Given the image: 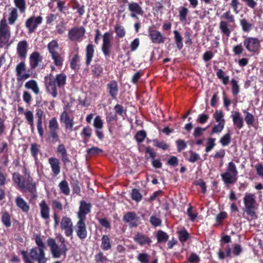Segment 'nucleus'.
Returning a JSON list of instances; mask_svg holds the SVG:
<instances>
[{"instance_id": "nucleus-22", "label": "nucleus", "mask_w": 263, "mask_h": 263, "mask_svg": "<svg viewBox=\"0 0 263 263\" xmlns=\"http://www.w3.org/2000/svg\"><path fill=\"white\" fill-rule=\"evenodd\" d=\"M107 88L108 93L112 99L116 98L118 93V86L116 81H111L107 84Z\"/></svg>"}, {"instance_id": "nucleus-2", "label": "nucleus", "mask_w": 263, "mask_h": 263, "mask_svg": "<svg viewBox=\"0 0 263 263\" xmlns=\"http://www.w3.org/2000/svg\"><path fill=\"white\" fill-rule=\"evenodd\" d=\"M254 194L246 193L243 197L245 208L243 209V216L248 220L256 217L255 210L256 209V201Z\"/></svg>"}, {"instance_id": "nucleus-32", "label": "nucleus", "mask_w": 263, "mask_h": 263, "mask_svg": "<svg viewBox=\"0 0 263 263\" xmlns=\"http://www.w3.org/2000/svg\"><path fill=\"white\" fill-rule=\"evenodd\" d=\"M94 53V49L92 45L89 44L87 47H86V64L88 65L90 64L92 61V58L93 56Z\"/></svg>"}, {"instance_id": "nucleus-18", "label": "nucleus", "mask_w": 263, "mask_h": 263, "mask_svg": "<svg viewBox=\"0 0 263 263\" xmlns=\"http://www.w3.org/2000/svg\"><path fill=\"white\" fill-rule=\"evenodd\" d=\"M90 208L91 205L89 203H87L84 201H81L79 211L78 213L79 219H85V216L90 212Z\"/></svg>"}, {"instance_id": "nucleus-59", "label": "nucleus", "mask_w": 263, "mask_h": 263, "mask_svg": "<svg viewBox=\"0 0 263 263\" xmlns=\"http://www.w3.org/2000/svg\"><path fill=\"white\" fill-rule=\"evenodd\" d=\"M189 12L188 9L185 7H183L179 11V17L181 21H185L186 18V15Z\"/></svg>"}, {"instance_id": "nucleus-39", "label": "nucleus", "mask_w": 263, "mask_h": 263, "mask_svg": "<svg viewBox=\"0 0 263 263\" xmlns=\"http://www.w3.org/2000/svg\"><path fill=\"white\" fill-rule=\"evenodd\" d=\"M174 33L175 35V40L176 43V46L177 48L180 50L183 47V43H182V37L179 32L177 30H175L174 31Z\"/></svg>"}, {"instance_id": "nucleus-6", "label": "nucleus", "mask_w": 263, "mask_h": 263, "mask_svg": "<svg viewBox=\"0 0 263 263\" xmlns=\"http://www.w3.org/2000/svg\"><path fill=\"white\" fill-rule=\"evenodd\" d=\"M60 228L64 232L67 237L72 236L73 226L71 219L67 217L63 216L60 221Z\"/></svg>"}, {"instance_id": "nucleus-1", "label": "nucleus", "mask_w": 263, "mask_h": 263, "mask_svg": "<svg viewBox=\"0 0 263 263\" xmlns=\"http://www.w3.org/2000/svg\"><path fill=\"white\" fill-rule=\"evenodd\" d=\"M66 81V76L64 73L57 74L54 78L52 74H49L45 77V84L49 93L53 98L58 95L57 87H63Z\"/></svg>"}, {"instance_id": "nucleus-27", "label": "nucleus", "mask_w": 263, "mask_h": 263, "mask_svg": "<svg viewBox=\"0 0 263 263\" xmlns=\"http://www.w3.org/2000/svg\"><path fill=\"white\" fill-rule=\"evenodd\" d=\"M13 181L17 184L19 189L24 191L25 187V182L24 180H23L21 175L18 173H15L12 175Z\"/></svg>"}, {"instance_id": "nucleus-52", "label": "nucleus", "mask_w": 263, "mask_h": 263, "mask_svg": "<svg viewBox=\"0 0 263 263\" xmlns=\"http://www.w3.org/2000/svg\"><path fill=\"white\" fill-rule=\"evenodd\" d=\"M31 154L34 157L35 160L37 159V155L39 151V146L36 143H33L31 145L30 147Z\"/></svg>"}, {"instance_id": "nucleus-34", "label": "nucleus", "mask_w": 263, "mask_h": 263, "mask_svg": "<svg viewBox=\"0 0 263 263\" xmlns=\"http://www.w3.org/2000/svg\"><path fill=\"white\" fill-rule=\"evenodd\" d=\"M51 58L53 60V63L55 66L58 67H61L63 65V59L61 55L57 52L52 54H51Z\"/></svg>"}, {"instance_id": "nucleus-50", "label": "nucleus", "mask_w": 263, "mask_h": 263, "mask_svg": "<svg viewBox=\"0 0 263 263\" xmlns=\"http://www.w3.org/2000/svg\"><path fill=\"white\" fill-rule=\"evenodd\" d=\"M2 221L6 227H9L11 226L10 216L7 213H5L3 214Z\"/></svg>"}, {"instance_id": "nucleus-46", "label": "nucleus", "mask_w": 263, "mask_h": 263, "mask_svg": "<svg viewBox=\"0 0 263 263\" xmlns=\"http://www.w3.org/2000/svg\"><path fill=\"white\" fill-rule=\"evenodd\" d=\"M157 237L159 242L166 241L168 238L167 234L162 231H159L157 232Z\"/></svg>"}, {"instance_id": "nucleus-35", "label": "nucleus", "mask_w": 263, "mask_h": 263, "mask_svg": "<svg viewBox=\"0 0 263 263\" xmlns=\"http://www.w3.org/2000/svg\"><path fill=\"white\" fill-rule=\"evenodd\" d=\"M25 118L27 120L28 123L30 125V128L32 131L34 130V122H33V114L32 111L28 110L24 112Z\"/></svg>"}, {"instance_id": "nucleus-20", "label": "nucleus", "mask_w": 263, "mask_h": 263, "mask_svg": "<svg viewBox=\"0 0 263 263\" xmlns=\"http://www.w3.org/2000/svg\"><path fill=\"white\" fill-rule=\"evenodd\" d=\"M48 162L54 176L59 175L61 171L60 163L58 159L51 157L48 159Z\"/></svg>"}, {"instance_id": "nucleus-28", "label": "nucleus", "mask_w": 263, "mask_h": 263, "mask_svg": "<svg viewBox=\"0 0 263 263\" xmlns=\"http://www.w3.org/2000/svg\"><path fill=\"white\" fill-rule=\"evenodd\" d=\"M219 28L222 34L225 35L227 37L230 36L231 30L229 27L228 22L221 20L219 23Z\"/></svg>"}, {"instance_id": "nucleus-43", "label": "nucleus", "mask_w": 263, "mask_h": 263, "mask_svg": "<svg viewBox=\"0 0 263 263\" xmlns=\"http://www.w3.org/2000/svg\"><path fill=\"white\" fill-rule=\"evenodd\" d=\"M79 61V56L77 54H75L72 58L70 63L71 68L74 70H78L80 68Z\"/></svg>"}, {"instance_id": "nucleus-26", "label": "nucleus", "mask_w": 263, "mask_h": 263, "mask_svg": "<svg viewBox=\"0 0 263 263\" xmlns=\"http://www.w3.org/2000/svg\"><path fill=\"white\" fill-rule=\"evenodd\" d=\"M29 60L31 68L32 69H34L38 66L39 63L41 61L42 58L38 52H33L30 55Z\"/></svg>"}, {"instance_id": "nucleus-31", "label": "nucleus", "mask_w": 263, "mask_h": 263, "mask_svg": "<svg viewBox=\"0 0 263 263\" xmlns=\"http://www.w3.org/2000/svg\"><path fill=\"white\" fill-rule=\"evenodd\" d=\"M111 247L110 240L107 235H103L101 238V248L104 251L109 250Z\"/></svg>"}, {"instance_id": "nucleus-4", "label": "nucleus", "mask_w": 263, "mask_h": 263, "mask_svg": "<svg viewBox=\"0 0 263 263\" xmlns=\"http://www.w3.org/2000/svg\"><path fill=\"white\" fill-rule=\"evenodd\" d=\"M47 244L50 247L52 257L55 258H60L62 256H65L67 251L66 245L59 246L53 238H49L47 240Z\"/></svg>"}, {"instance_id": "nucleus-47", "label": "nucleus", "mask_w": 263, "mask_h": 263, "mask_svg": "<svg viewBox=\"0 0 263 263\" xmlns=\"http://www.w3.org/2000/svg\"><path fill=\"white\" fill-rule=\"evenodd\" d=\"M231 137L229 134H227L222 136L220 140V143L223 146H227L231 142Z\"/></svg>"}, {"instance_id": "nucleus-15", "label": "nucleus", "mask_w": 263, "mask_h": 263, "mask_svg": "<svg viewBox=\"0 0 263 263\" xmlns=\"http://www.w3.org/2000/svg\"><path fill=\"white\" fill-rule=\"evenodd\" d=\"M60 121L64 123L66 129L71 131L74 125L73 118H71L67 112L63 111L60 116Z\"/></svg>"}, {"instance_id": "nucleus-21", "label": "nucleus", "mask_w": 263, "mask_h": 263, "mask_svg": "<svg viewBox=\"0 0 263 263\" xmlns=\"http://www.w3.org/2000/svg\"><path fill=\"white\" fill-rule=\"evenodd\" d=\"M218 257L221 259H223L226 257H231V248L229 245L221 243V248L219 249L218 252Z\"/></svg>"}, {"instance_id": "nucleus-30", "label": "nucleus", "mask_w": 263, "mask_h": 263, "mask_svg": "<svg viewBox=\"0 0 263 263\" xmlns=\"http://www.w3.org/2000/svg\"><path fill=\"white\" fill-rule=\"evenodd\" d=\"M25 87L27 89H31L36 95L39 94L40 92V89L36 81L35 80H31L27 82L25 84Z\"/></svg>"}, {"instance_id": "nucleus-14", "label": "nucleus", "mask_w": 263, "mask_h": 263, "mask_svg": "<svg viewBox=\"0 0 263 263\" xmlns=\"http://www.w3.org/2000/svg\"><path fill=\"white\" fill-rule=\"evenodd\" d=\"M42 18L41 16L31 17L27 20L26 26L29 32H32L37 26L42 23Z\"/></svg>"}, {"instance_id": "nucleus-11", "label": "nucleus", "mask_w": 263, "mask_h": 263, "mask_svg": "<svg viewBox=\"0 0 263 263\" xmlns=\"http://www.w3.org/2000/svg\"><path fill=\"white\" fill-rule=\"evenodd\" d=\"M26 70L25 64L22 62L16 67L15 71L18 81H22L27 80L30 77V74L28 73H24Z\"/></svg>"}, {"instance_id": "nucleus-64", "label": "nucleus", "mask_w": 263, "mask_h": 263, "mask_svg": "<svg viewBox=\"0 0 263 263\" xmlns=\"http://www.w3.org/2000/svg\"><path fill=\"white\" fill-rule=\"evenodd\" d=\"M177 144L178 150L179 152L185 149L186 147L185 142L183 140H178L176 141Z\"/></svg>"}, {"instance_id": "nucleus-41", "label": "nucleus", "mask_w": 263, "mask_h": 263, "mask_svg": "<svg viewBox=\"0 0 263 263\" xmlns=\"http://www.w3.org/2000/svg\"><path fill=\"white\" fill-rule=\"evenodd\" d=\"M59 45L55 40H52L48 45V50L51 54L57 53Z\"/></svg>"}, {"instance_id": "nucleus-62", "label": "nucleus", "mask_w": 263, "mask_h": 263, "mask_svg": "<svg viewBox=\"0 0 263 263\" xmlns=\"http://www.w3.org/2000/svg\"><path fill=\"white\" fill-rule=\"evenodd\" d=\"M138 259L142 263H148V255L146 253H141L138 256Z\"/></svg>"}, {"instance_id": "nucleus-3", "label": "nucleus", "mask_w": 263, "mask_h": 263, "mask_svg": "<svg viewBox=\"0 0 263 263\" xmlns=\"http://www.w3.org/2000/svg\"><path fill=\"white\" fill-rule=\"evenodd\" d=\"M10 37V28L8 26L6 20L3 18L0 22V48L4 46H9Z\"/></svg>"}, {"instance_id": "nucleus-36", "label": "nucleus", "mask_w": 263, "mask_h": 263, "mask_svg": "<svg viewBox=\"0 0 263 263\" xmlns=\"http://www.w3.org/2000/svg\"><path fill=\"white\" fill-rule=\"evenodd\" d=\"M115 32L120 38H123L126 33L124 27L119 24H117L115 27Z\"/></svg>"}, {"instance_id": "nucleus-42", "label": "nucleus", "mask_w": 263, "mask_h": 263, "mask_svg": "<svg viewBox=\"0 0 263 263\" xmlns=\"http://www.w3.org/2000/svg\"><path fill=\"white\" fill-rule=\"evenodd\" d=\"M24 190H27L31 193H34L36 191V186L34 182L30 181L29 179L28 181L25 182V187Z\"/></svg>"}, {"instance_id": "nucleus-45", "label": "nucleus", "mask_w": 263, "mask_h": 263, "mask_svg": "<svg viewBox=\"0 0 263 263\" xmlns=\"http://www.w3.org/2000/svg\"><path fill=\"white\" fill-rule=\"evenodd\" d=\"M240 25L243 31L245 32H249L252 27V25L245 19H242L240 21Z\"/></svg>"}, {"instance_id": "nucleus-29", "label": "nucleus", "mask_w": 263, "mask_h": 263, "mask_svg": "<svg viewBox=\"0 0 263 263\" xmlns=\"http://www.w3.org/2000/svg\"><path fill=\"white\" fill-rule=\"evenodd\" d=\"M17 8H12L9 9L10 12L8 15V21L10 25L15 23L18 18Z\"/></svg>"}, {"instance_id": "nucleus-25", "label": "nucleus", "mask_w": 263, "mask_h": 263, "mask_svg": "<svg viewBox=\"0 0 263 263\" xmlns=\"http://www.w3.org/2000/svg\"><path fill=\"white\" fill-rule=\"evenodd\" d=\"M231 117L234 125L238 128L241 129L243 126V121L240 112L238 111H233Z\"/></svg>"}, {"instance_id": "nucleus-58", "label": "nucleus", "mask_w": 263, "mask_h": 263, "mask_svg": "<svg viewBox=\"0 0 263 263\" xmlns=\"http://www.w3.org/2000/svg\"><path fill=\"white\" fill-rule=\"evenodd\" d=\"M153 143L154 146L162 148L163 150H165L168 148V145L164 142L155 140L153 141Z\"/></svg>"}, {"instance_id": "nucleus-40", "label": "nucleus", "mask_w": 263, "mask_h": 263, "mask_svg": "<svg viewBox=\"0 0 263 263\" xmlns=\"http://www.w3.org/2000/svg\"><path fill=\"white\" fill-rule=\"evenodd\" d=\"M213 118L218 123L225 124V120L224 119V115L222 111L216 110L213 114Z\"/></svg>"}, {"instance_id": "nucleus-23", "label": "nucleus", "mask_w": 263, "mask_h": 263, "mask_svg": "<svg viewBox=\"0 0 263 263\" xmlns=\"http://www.w3.org/2000/svg\"><path fill=\"white\" fill-rule=\"evenodd\" d=\"M40 213L42 218L44 219L49 218L50 209L48 205L46 203L45 200H42L40 203Z\"/></svg>"}, {"instance_id": "nucleus-33", "label": "nucleus", "mask_w": 263, "mask_h": 263, "mask_svg": "<svg viewBox=\"0 0 263 263\" xmlns=\"http://www.w3.org/2000/svg\"><path fill=\"white\" fill-rule=\"evenodd\" d=\"M16 204L17 206L21 208L24 212H28L29 210V206L26 202L21 197H17L16 198Z\"/></svg>"}, {"instance_id": "nucleus-37", "label": "nucleus", "mask_w": 263, "mask_h": 263, "mask_svg": "<svg viewBox=\"0 0 263 263\" xmlns=\"http://www.w3.org/2000/svg\"><path fill=\"white\" fill-rule=\"evenodd\" d=\"M60 191L62 193L66 195H68L70 193V189L68 186V183L65 180H63L59 184Z\"/></svg>"}, {"instance_id": "nucleus-61", "label": "nucleus", "mask_w": 263, "mask_h": 263, "mask_svg": "<svg viewBox=\"0 0 263 263\" xmlns=\"http://www.w3.org/2000/svg\"><path fill=\"white\" fill-rule=\"evenodd\" d=\"M87 153L91 155H95L102 152V150L97 147H92L87 151Z\"/></svg>"}, {"instance_id": "nucleus-53", "label": "nucleus", "mask_w": 263, "mask_h": 263, "mask_svg": "<svg viewBox=\"0 0 263 263\" xmlns=\"http://www.w3.org/2000/svg\"><path fill=\"white\" fill-rule=\"evenodd\" d=\"M49 127L50 131L57 130L59 128V125L55 118H52L49 123Z\"/></svg>"}, {"instance_id": "nucleus-9", "label": "nucleus", "mask_w": 263, "mask_h": 263, "mask_svg": "<svg viewBox=\"0 0 263 263\" xmlns=\"http://www.w3.org/2000/svg\"><path fill=\"white\" fill-rule=\"evenodd\" d=\"M76 233L78 237L82 240L85 239L87 236L86 225L85 219H79L76 225Z\"/></svg>"}, {"instance_id": "nucleus-5", "label": "nucleus", "mask_w": 263, "mask_h": 263, "mask_svg": "<svg viewBox=\"0 0 263 263\" xmlns=\"http://www.w3.org/2000/svg\"><path fill=\"white\" fill-rule=\"evenodd\" d=\"M238 172L236 166L233 162L228 163L227 172L221 175L223 182L226 184L234 183L237 180Z\"/></svg>"}, {"instance_id": "nucleus-56", "label": "nucleus", "mask_w": 263, "mask_h": 263, "mask_svg": "<svg viewBox=\"0 0 263 263\" xmlns=\"http://www.w3.org/2000/svg\"><path fill=\"white\" fill-rule=\"evenodd\" d=\"M146 137V133L144 130L138 132L135 136V138L138 143L142 142Z\"/></svg>"}, {"instance_id": "nucleus-12", "label": "nucleus", "mask_w": 263, "mask_h": 263, "mask_svg": "<svg viewBox=\"0 0 263 263\" xmlns=\"http://www.w3.org/2000/svg\"><path fill=\"white\" fill-rule=\"evenodd\" d=\"M85 32V30L83 27H74L69 31L68 37L71 41H77L84 35Z\"/></svg>"}, {"instance_id": "nucleus-19", "label": "nucleus", "mask_w": 263, "mask_h": 263, "mask_svg": "<svg viewBox=\"0 0 263 263\" xmlns=\"http://www.w3.org/2000/svg\"><path fill=\"white\" fill-rule=\"evenodd\" d=\"M28 50V43L26 41H20L17 45V52L22 58H26Z\"/></svg>"}, {"instance_id": "nucleus-7", "label": "nucleus", "mask_w": 263, "mask_h": 263, "mask_svg": "<svg viewBox=\"0 0 263 263\" xmlns=\"http://www.w3.org/2000/svg\"><path fill=\"white\" fill-rule=\"evenodd\" d=\"M30 257L37 263H46L47 259L45 256L44 249L41 248H33L30 250Z\"/></svg>"}, {"instance_id": "nucleus-48", "label": "nucleus", "mask_w": 263, "mask_h": 263, "mask_svg": "<svg viewBox=\"0 0 263 263\" xmlns=\"http://www.w3.org/2000/svg\"><path fill=\"white\" fill-rule=\"evenodd\" d=\"M231 84L232 93L234 95L236 96L239 92V86L238 84V82L234 79H232Z\"/></svg>"}, {"instance_id": "nucleus-13", "label": "nucleus", "mask_w": 263, "mask_h": 263, "mask_svg": "<svg viewBox=\"0 0 263 263\" xmlns=\"http://www.w3.org/2000/svg\"><path fill=\"white\" fill-rule=\"evenodd\" d=\"M128 8L131 12L130 16L133 18L138 19L137 15H142L143 14L142 7L137 3L132 2L128 3Z\"/></svg>"}, {"instance_id": "nucleus-49", "label": "nucleus", "mask_w": 263, "mask_h": 263, "mask_svg": "<svg viewBox=\"0 0 263 263\" xmlns=\"http://www.w3.org/2000/svg\"><path fill=\"white\" fill-rule=\"evenodd\" d=\"M91 71L94 75L99 77L103 72V68L100 65L96 64L92 66Z\"/></svg>"}, {"instance_id": "nucleus-57", "label": "nucleus", "mask_w": 263, "mask_h": 263, "mask_svg": "<svg viewBox=\"0 0 263 263\" xmlns=\"http://www.w3.org/2000/svg\"><path fill=\"white\" fill-rule=\"evenodd\" d=\"M131 196L133 199L137 201H140L142 197L139 190L137 189H134L132 190Z\"/></svg>"}, {"instance_id": "nucleus-51", "label": "nucleus", "mask_w": 263, "mask_h": 263, "mask_svg": "<svg viewBox=\"0 0 263 263\" xmlns=\"http://www.w3.org/2000/svg\"><path fill=\"white\" fill-rule=\"evenodd\" d=\"M221 19H226L228 20L227 22L233 23L234 22V16L231 14L230 11H228L224 13L220 17Z\"/></svg>"}, {"instance_id": "nucleus-38", "label": "nucleus", "mask_w": 263, "mask_h": 263, "mask_svg": "<svg viewBox=\"0 0 263 263\" xmlns=\"http://www.w3.org/2000/svg\"><path fill=\"white\" fill-rule=\"evenodd\" d=\"M14 4L21 13H24L26 11V6L25 0H14Z\"/></svg>"}, {"instance_id": "nucleus-63", "label": "nucleus", "mask_w": 263, "mask_h": 263, "mask_svg": "<svg viewBox=\"0 0 263 263\" xmlns=\"http://www.w3.org/2000/svg\"><path fill=\"white\" fill-rule=\"evenodd\" d=\"M140 44V41L138 38L135 39L130 44V48L131 51H133L136 50L139 47Z\"/></svg>"}, {"instance_id": "nucleus-55", "label": "nucleus", "mask_w": 263, "mask_h": 263, "mask_svg": "<svg viewBox=\"0 0 263 263\" xmlns=\"http://www.w3.org/2000/svg\"><path fill=\"white\" fill-rule=\"evenodd\" d=\"M215 139L214 138H209L207 141V145L205 148L206 152L211 151L215 145Z\"/></svg>"}, {"instance_id": "nucleus-24", "label": "nucleus", "mask_w": 263, "mask_h": 263, "mask_svg": "<svg viewBox=\"0 0 263 263\" xmlns=\"http://www.w3.org/2000/svg\"><path fill=\"white\" fill-rule=\"evenodd\" d=\"M133 238L136 242L142 246L146 244L149 245L151 242V240L149 237L140 233L135 235Z\"/></svg>"}, {"instance_id": "nucleus-8", "label": "nucleus", "mask_w": 263, "mask_h": 263, "mask_svg": "<svg viewBox=\"0 0 263 263\" xmlns=\"http://www.w3.org/2000/svg\"><path fill=\"white\" fill-rule=\"evenodd\" d=\"M260 43V42L258 39L252 37H247L243 42V44L246 49L249 52L253 53L257 51L259 47Z\"/></svg>"}, {"instance_id": "nucleus-44", "label": "nucleus", "mask_w": 263, "mask_h": 263, "mask_svg": "<svg viewBox=\"0 0 263 263\" xmlns=\"http://www.w3.org/2000/svg\"><path fill=\"white\" fill-rule=\"evenodd\" d=\"M244 113L246 114V116L245 118V121L246 122L247 125L249 126L252 125L254 122L255 119L254 116L246 110H245Z\"/></svg>"}, {"instance_id": "nucleus-10", "label": "nucleus", "mask_w": 263, "mask_h": 263, "mask_svg": "<svg viewBox=\"0 0 263 263\" xmlns=\"http://www.w3.org/2000/svg\"><path fill=\"white\" fill-rule=\"evenodd\" d=\"M111 40V36L109 32H106L103 34L102 50L106 56L110 54V49L112 46Z\"/></svg>"}, {"instance_id": "nucleus-16", "label": "nucleus", "mask_w": 263, "mask_h": 263, "mask_svg": "<svg viewBox=\"0 0 263 263\" xmlns=\"http://www.w3.org/2000/svg\"><path fill=\"white\" fill-rule=\"evenodd\" d=\"M124 221L129 223L130 227L137 226L139 223V218L136 214L133 212H128L123 217Z\"/></svg>"}, {"instance_id": "nucleus-17", "label": "nucleus", "mask_w": 263, "mask_h": 263, "mask_svg": "<svg viewBox=\"0 0 263 263\" xmlns=\"http://www.w3.org/2000/svg\"><path fill=\"white\" fill-rule=\"evenodd\" d=\"M149 36L153 43L161 44L165 41V37L159 31L155 30H150Z\"/></svg>"}, {"instance_id": "nucleus-54", "label": "nucleus", "mask_w": 263, "mask_h": 263, "mask_svg": "<svg viewBox=\"0 0 263 263\" xmlns=\"http://www.w3.org/2000/svg\"><path fill=\"white\" fill-rule=\"evenodd\" d=\"M103 126V121L100 116H97L93 122V126L96 129H102Z\"/></svg>"}, {"instance_id": "nucleus-60", "label": "nucleus", "mask_w": 263, "mask_h": 263, "mask_svg": "<svg viewBox=\"0 0 263 263\" xmlns=\"http://www.w3.org/2000/svg\"><path fill=\"white\" fill-rule=\"evenodd\" d=\"M224 127V123H218L215 125L212 129V133H220Z\"/></svg>"}]
</instances>
